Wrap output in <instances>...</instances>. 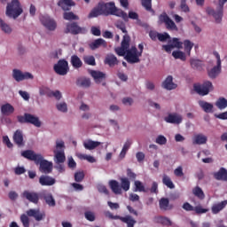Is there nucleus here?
Instances as JSON below:
<instances>
[{
    "label": "nucleus",
    "mask_w": 227,
    "mask_h": 227,
    "mask_svg": "<svg viewBox=\"0 0 227 227\" xmlns=\"http://www.w3.org/2000/svg\"><path fill=\"white\" fill-rule=\"evenodd\" d=\"M193 212H196V214H207L208 212V209L203 208L201 206H196L194 207Z\"/></svg>",
    "instance_id": "nucleus-58"
},
{
    "label": "nucleus",
    "mask_w": 227,
    "mask_h": 227,
    "mask_svg": "<svg viewBox=\"0 0 227 227\" xmlns=\"http://www.w3.org/2000/svg\"><path fill=\"white\" fill-rule=\"evenodd\" d=\"M27 214V215H26ZM26 214H22L20 217V223L23 224V227H29L30 222L29 217H34L35 221L40 222L45 219V213L40 212V209H28Z\"/></svg>",
    "instance_id": "nucleus-4"
},
{
    "label": "nucleus",
    "mask_w": 227,
    "mask_h": 227,
    "mask_svg": "<svg viewBox=\"0 0 227 227\" xmlns=\"http://www.w3.org/2000/svg\"><path fill=\"white\" fill-rule=\"evenodd\" d=\"M157 145H166V143H168V138H166V137L162 136V135H159L156 137V141Z\"/></svg>",
    "instance_id": "nucleus-55"
},
{
    "label": "nucleus",
    "mask_w": 227,
    "mask_h": 227,
    "mask_svg": "<svg viewBox=\"0 0 227 227\" xmlns=\"http://www.w3.org/2000/svg\"><path fill=\"white\" fill-rule=\"evenodd\" d=\"M170 38H171V35H169V34L166 32L163 34H160V33L158 34V40L160 42H166V40H169Z\"/></svg>",
    "instance_id": "nucleus-53"
},
{
    "label": "nucleus",
    "mask_w": 227,
    "mask_h": 227,
    "mask_svg": "<svg viewBox=\"0 0 227 227\" xmlns=\"http://www.w3.org/2000/svg\"><path fill=\"white\" fill-rule=\"evenodd\" d=\"M85 215V219H87V221H90V223H93V221H95V213L91 212V211H86L84 213Z\"/></svg>",
    "instance_id": "nucleus-54"
},
{
    "label": "nucleus",
    "mask_w": 227,
    "mask_h": 227,
    "mask_svg": "<svg viewBox=\"0 0 227 227\" xmlns=\"http://www.w3.org/2000/svg\"><path fill=\"white\" fill-rule=\"evenodd\" d=\"M225 3H227V0H218V7L216 11L210 7H207L206 10L207 15H212V17H214L216 24H221L223 21Z\"/></svg>",
    "instance_id": "nucleus-6"
},
{
    "label": "nucleus",
    "mask_w": 227,
    "mask_h": 227,
    "mask_svg": "<svg viewBox=\"0 0 227 227\" xmlns=\"http://www.w3.org/2000/svg\"><path fill=\"white\" fill-rule=\"evenodd\" d=\"M40 185L51 187L56 184V179L52 176L43 175L39 177Z\"/></svg>",
    "instance_id": "nucleus-16"
},
{
    "label": "nucleus",
    "mask_w": 227,
    "mask_h": 227,
    "mask_svg": "<svg viewBox=\"0 0 227 227\" xmlns=\"http://www.w3.org/2000/svg\"><path fill=\"white\" fill-rule=\"evenodd\" d=\"M76 86H80V88H90V86H91V81L90 78H78L76 81Z\"/></svg>",
    "instance_id": "nucleus-30"
},
{
    "label": "nucleus",
    "mask_w": 227,
    "mask_h": 227,
    "mask_svg": "<svg viewBox=\"0 0 227 227\" xmlns=\"http://www.w3.org/2000/svg\"><path fill=\"white\" fill-rule=\"evenodd\" d=\"M199 106L204 111V113H214V105L207 101L200 100Z\"/></svg>",
    "instance_id": "nucleus-26"
},
{
    "label": "nucleus",
    "mask_w": 227,
    "mask_h": 227,
    "mask_svg": "<svg viewBox=\"0 0 227 227\" xmlns=\"http://www.w3.org/2000/svg\"><path fill=\"white\" fill-rule=\"evenodd\" d=\"M44 200L49 207H56V200H54V197H52L51 193L44 195Z\"/></svg>",
    "instance_id": "nucleus-44"
},
{
    "label": "nucleus",
    "mask_w": 227,
    "mask_h": 227,
    "mask_svg": "<svg viewBox=\"0 0 227 227\" xmlns=\"http://www.w3.org/2000/svg\"><path fill=\"white\" fill-rule=\"evenodd\" d=\"M89 47L91 49V51H97V49H99V47H107V42L102 38H98L90 43Z\"/></svg>",
    "instance_id": "nucleus-20"
},
{
    "label": "nucleus",
    "mask_w": 227,
    "mask_h": 227,
    "mask_svg": "<svg viewBox=\"0 0 227 227\" xmlns=\"http://www.w3.org/2000/svg\"><path fill=\"white\" fill-rule=\"evenodd\" d=\"M178 85H176V83L173 82V76L172 75H168L165 81L162 82V88H164L165 90H176Z\"/></svg>",
    "instance_id": "nucleus-21"
},
{
    "label": "nucleus",
    "mask_w": 227,
    "mask_h": 227,
    "mask_svg": "<svg viewBox=\"0 0 227 227\" xmlns=\"http://www.w3.org/2000/svg\"><path fill=\"white\" fill-rule=\"evenodd\" d=\"M190 65L194 70H200V68H201V61L200 59H192Z\"/></svg>",
    "instance_id": "nucleus-48"
},
{
    "label": "nucleus",
    "mask_w": 227,
    "mask_h": 227,
    "mask_svg": "<svg viewBox=\"0 0 227 227\" xmlns=\"http://www.w3.org/2000/svg\"><path fill=\"white\" fill-rule=\"evenodd\" d=\"M83 61L86 65H90V67H95L97 65L94 56H85L83 57Z\"/></svg>",
    "instance_id": "nucleus-47"
},
{
    "label": "nucleus",
    "mask_w": 227,
    "mask_h": 227,
    "mask_svg": "<svg viewBox=\"0 0 227 227\" xmlns=\"http://www.w3.org/2000/svg\"><path fill=\"white\" fill-rule=\"evenodd\" d=\"M141 4L146 12H150L153 15H155V11L152 8V0H141Z\"/></svg>",
    "instance_id": "nucleus-37"
},
{
    "label": "nucleus",
    "mask_w": 227,
    "mask_h": 227,
    "mask_svg": "<svg viewBox=\"0 0 227 227\" xmlns=\"http://www.w3.org/2000/svg\"><path fill=\"white\" fill-rule=\"evenodd\" d=\"M116 12V4L114 2H99L97 7H94L90 12L89 13V19H94L95 17H98L99 15H105L106 17H109V15H113Z\"/></svg>",
    "instance_id": "nucleus-3"
},
{
    "label": "nucleus",
    "mask_w": 227,
    "mask_h": 227,
    "mask_svg": "<svg viewBox=\"0 0 227 227\" xmlns=\"http://www.w3.org/2000/svg\"><path fill=\"white\" fill-rule=\"evenodd\" d=\"M172 56L173 58H175V59H180L181 61H186L187 59V56H185V52L181 51H174L172 52Z\"/></svg>",
    "instance_id": "nucleus-38"
},
{
    "label": "nucleus",
    "mask_w": 227,
    "mask_h": 227,
    "mask_svg": "<svg viewBox=\"0 0 227 227\" xmlns=\"http://www.w3.org/2000/svg\"><path fill=\"white\" fill-rule=\"evenodd\" d=\"M136 157H137V162H143V160H145V153L138 152L137 153Z\"/></svg>",
    "instance_id": "nucleus-63"
},
{
    "label": "nucleus",
    "mask_w": 227,
    "mask_h": 227,
    "mask_svg": "<svg viewBox=\"0 0 227 227\" xmlns=\"http://www.w3.org/2000/svg\"><path fill=\"white\" fill-rule=\"evenodd\" d=\"M180 8H181V11L184 12V13H189V12H191L189 5H187V0H181Z\"/></svg>",
    "instance_id": "nucleus-51"
},
{
    "label": "nucleus",
    "mask_w": 227,
    "mask_h": 227,
    "mask_svg": "<svg viewBox=\"0 0 227 227\" xmlns=\"http://www.w3.org/2000/svg\"><path fill=\"white\" fill-rule=\"evenodd\" d=\"M84 180V172L83 171H78L74 173V181L79 184Z\"/></svg>",
    "instance_id": "nucleus-50"
},
{
    "label": "nucleus",
    "mask_w": 227,
    "mask_h": 227,
    "mask_svg": "<svg viewBox=\"0 0 227 227\" xmlns=\"http://www.w3.org/2000/svg\"><path fill=\"white\" fill-rule=\"evenodd\" d=\"M40 20L43 26H44V27H46V29L49 31H55L56 27H58L56 21L51 19L49 16H41Z\"/></svg>",
    "instance_id": "nucleus-15"
},
{
    "label": "nucleus",
    "mask_w": 227,
    "mask_h": 227,
    "mask_svg": "<svg viewBox=\"0 0 227 227\" xmlns=\"http://www.w3.org/2000/svg\"><path fill=\"white\" fill-rule=\"evenodd\" d=\"M3 143L6 145L7 148H13V144H12L8 136L3 137Z\"/></svg>",
    "instance_id": "nucleus-60"
},
{
    "label": "nucleus",
    "mask_w": 227,
    "mask_h": 227,
    "mask_svg": "<svg viewBox=\"0 0 227 227\" xmlns=\"http://www.w3.org/2000/svg\"><path fill=\"white\" fill-rule=\"evenodd\" d=\"M227 205V200H223L218 204H215L212 207V213L213 214H219L221 210H223Z\"/></svg>",
    "instance_id": "nucleus-33"
},
{
    "label": "nucleus",
    "mask_w": 227,
    "mask_h": 227,
    "mask_svg": "<svg viewBox=\"0 0 227 227\" xmlns=\"http://www.w3.org/2000/svg\"><path fill=\"white\" fill-rule=\"evenodd\" d=\"M213 176L215 180L227 182V170L224 168H221L217 172H215Z\"/></svg>",
    "instance_id": "nucleus-22"
},
{
    "label": "nucleus",
    "mask_w": 227,
    "mask_h": 227,
    "mask_svg": "<svg viewBox=\"0 0 227 227\" xmlns=\"http://www.w3.org/2000/svg\"><path fill=\"white\" fill-rule=\"evenodd\" d=\"M114 51L118 56H125L126 61L130 65H134L141 61V59H139L141 58V55H139L137 48L136 46L130 47L129 35H123L121 46L115 48Z\"/></svg>",
    "instance_id": "nucleus-1"
},
{
    "label": "nucleus",
    "mask_w": 227,
    "mask_h": 227,
    "mask_svg": "<svg viewBox=\"0 0 227 227\" xmlns=\"http://www.w3.org/2000/svg\"><path fill=\"white\" fill-rule=\"evenodd\" d=\"M53 68L58 75H67L68 74V61L60 59Z\"/></svg>",
    "instance_id": "nucleus-14"
},
{
    "label": "nucleus",
    "mask_w": 227,
    "mask_h": 227,
    "mask_svg": "<svg viewBox=\"0 0 227 227\" xmlns=\"http://www.w3.org/2000/svg\"><path fill=\"white\" fill-rule=\"evenodd\" d=\"M119 221H121L122 223H125L128 227H134V225L136 224V220H134V218H132V216L130 215H128V216H121L120 220Z\"/></svg>",
    "instance_id": "nucleus-36"
},
{
    "label": "nucleus",
    "mask_w": 227,
    "mask_h": 227,
    "mask_svg": "<svg viewBox=\"0 0 227 227\" xmlns=\"http://www.w3.org/2000/svg\"><path fill=\"white\" fill-rule=\"evenodd\" d=\"M90 75L91 77H93L97 84H100L101 81H104V79H106V74L100 71L91 70Z\"/></svg>",
    "instance_id": "nucleus-23"
},
{
    "label": "nucleus",
    "mask_w": 227,
    "mask_h": 227,
    "mask_svg": "<svg viewBox=\"0 0 227 227\" xmlns=\"http://www.w3.org/2000/svg\"><path fill=\"white\" fill-rule=\"evenodd\" d=\"M160 210H173V205L169 204V199L161 198L159 201Z\"/></svg>",
    "instance_id": "nucleus-29"
},
{
    "label": "nucleus",
    "mask_w": 227,
    "mask_h": 227,
    "mask_svg": "<svg viewBox=\"0 0 227 227\" xmlns=\"http://www.w3.org/2000/svg\"><path fill=\"white\" fill-rule=\"evenodd\" d=\"M101 143L98 141L87 140L83 143V146L86 150H95L98 146H100Z\"/></svg>",
    "instance_id": "nucleus-31"
},
{
    "label": "nucleus",
    "mask_w": 227,
    "mask_h": 227,
    "mask_svg": "<svg viewBox=\"0 0 227 227\" xmlns=\"http://www.w3.org/2000/svg\"><path fill=\"white\" fill-rule=\"evenodd\" d=\"M112 15L121 17V19H123V20H125V22H129V15L121 9H118L117 7H115L114 13H112Z\"/></svg>",
    "instance_id": "nucleus-35"
},
{
    "label": "nucleus",
    "mask_w": 227,
    "mask_h": 227,
    "mask_svg": "<svg viewBox=\"0 0 227 227\" xmlns=\"http://www.w3.org/2000/svg\"><path fill=\"white\" fill-rule=\"evenodd\" d=\"M65 33H71V35H79V33H82V28L79 27V25H77V22H72L67 25Z\"/></svg>",
    "instance_id": "nucleus-18"
},
{
    "label": "nucleus",
    "mask_w": 227,
    "mask_h": 227,
    "mask_svg": "<svg viewBox=\"0 0 227 227\" xmlns=\"http://www.w3.org/2000/svg\"><path fill=\"white\" fill-rule=\"evenodd\" d=\"M170 45H172V49H183L184 47V43L180 41V39L174 37L170 41Z\"/></svg>",
    "instance_id": "nucleus-40"
},
{
    "label": "nucleus",
    "mask_w": 227,
    "mask_h": 227,
    "mask_svg": "<svg viewBox=\"0 0 227 227\" xmlns=\"http://www.w3.org/2000/svg\"><path fill=\"white\" fill-rule=\"evenodd\" d=\"M156 223H158L159 224H163V226H171L172 224L171 220L165 216H157Z\"/></svg>",
    "instance_id": "nucleus-39"
},
{
    "label": "nucleus",
    "mask_w": 227,
    "mask_h": 227,
    "mask_svg": "<svg viewBox=\"0 0 227 227\" xmlns=\"http://www.w3.org/2000/svg\"><path fill=\"white\" fill-rule=\"evenodd\" d=\"M215 106L220 110L226 109V107H227V99L224 98H218L217 101L215 102Z\"/></svg>",
    "instance_id": "nucleus-42"
},
{
    "label": "nucleus",
    "mask_w": 227,
    "mask_h": 227,
    "mask_svg": "<svg viewBox=\"0 0 227 227\" xmlns=\"http://www.w3.org/2000/svg\"><path fill=\"white\" fill-rule=\"evenodd\" d=\"M71 65L74 68H81L82 67V60L77 55H73L71 57Z\"/></svg>",
    "instance_id": "nucleus-34"
},
{
    "label": "nucleus",
    "mask_w": 227,
    "mask_h": 227,
    "mask_svg": "<svg viewBox=\"0 0 227 227\" xmlns=\"http://www.w3.org/2000/svg\"><path fill=\"white\" fill-rule=\"evenodd\" d=\"M135 187L136 191H138L139 192H146L145 185H143V183H141V181H135Z\"/></svg>",
    "instance_id": "nucleus-52"
},
{
    "label": "nucleus",
    "mask_w": 227,
    "mask_h": 227,
    "mask_svg": "<svg viewBox=\"0 0 227 227\" xmlns=\"http://www.w3.org/2000/svg\"><path fill=\"white\" fill-rule=\"evenodd\" d=\"M182 115L175 113V114H169L167 117L164 118V121L167 123H173L176 125H180V123L183 121Z\"/></svg>",
    "instance_id": "nucleus-17"
},
{
    "label": "nucleus",
    "mask_w": 227,
    "mask_h": 227,
    "mask_svg": "<svg viewBox=\"0 0 227 227\" xmlns=\"http://www.w3.org/2000/svg\"><path fill=\"white\" fill-rule=\"evenodd\" d=\"M174 175L176 176H178L179 178H182V176H184V168H182V166L177 167L174 170Z\"/></svg>",
    "instance_id": "nucleus-59"
},
{
    "label": "nucleus",
    "mask_w": 227,
    "mask_h": 227,
    "mask_svg": "<svg viewBox=\"0 0 227 227\" xmlns=\"http://www.w3.org/2000/svg\"><path fill=\"white\" fill-rule=\"evenodd\" d=\"M65 20H79V17L74 12H64Z\"/></svg>",
    "instance_id": "nucleus-49"
},
{
    "label": "nucleus",
    "mask_w": 227,
    "mask_h": 227,
    "mask_svg": "<svg viewBox=\"0 0 227 227\" xmlns=\"http://www.w3.org/2000/svg\"><path fill=\"white\" fill-rule=\"evenodd\" d=\"M91 34L94 36H100V35H102V32L100 31V28L97 27H92L90 28Z\"/></svg>",
    "instance_id": "nucleus-61"
},
{
    "label": "nucleus",
    "mask_w": 227,
    "mask_h": 227,
    "mask_svg": "<svg viewBox=\"0 0 227 227\" xmlns=\"http://www.w3.org/2000/svg\"><path fill=\"white\" fill-rule=\"evenodd\" d=\"M121 184L116 180H110L108 185L114 194H121V191L127 192L130 189V181L127 177L120 178Z\"/></svg>",
    "instance_id": "nucleus-5"
},
{
    "label": "nucleus",
    "mask_w": 227,
    "mask_h": 227,
    "mask_svg": "<svg viewBox=\"0 0 227 227\" xmlns=\"http://www.w3.org/2000/svg\"><path fill=\"white\" fill-rule=\"evenodd\" d=\"M1 113L4 116H10V114H13L15 113V107L9 103H6L1 106Z\"/></svg>",
    "instance_id": "nucleus-25"
},
{
    "label": "nucleus",
    "mask_w": 227,
    "mask_h": 227,
    "mask_svg": "<svg viewBox=\"0 0 227 227\" xmlns=\"http://www.w3.org/2000/svg\"><path fill=\"white\" fill-rule=\"evenodd\" d=\"M193 90L200 97H206L210 91H214V84L210 81H205L203 83H195Z\"/></svg>",
    "instance_id": "nucleus-8"
},
{
    "label": "nucleus",
    "mask_w": 227,
    "mask_h": 227,
    "mask_svg": "<svg viewBox=\"0 0 227 227\" xmlns=\"http://www.w3.org/2000/svg\"><path fill=\"white\" fill-rule=\"evenodd\" d=\"M162 183L168 189H175V184H173V181H171V178L166 175L163 176Z\"/></svg>",
    "instance_id": "nucleus-43"
},
{
    "label": "nucleus",
    "mask_w": 227,
    "mask_h": 227,
    "mask_svg": "<svg viewBox=\"0 0 227 227\" xmlns=\"http://www.w3.org/2000/svg\"><path fill=\"white\" fill-rule=\"evenodd\" d=\"M12 139L18 146H24V133H22V130L17 129L13 134Z\"/></svg>",
    "instance_id": "nucleus-19"
},
{
    "label": "nucleus",
    "mask_w": 227,
    "mask_h": 227,
    "mask_svg": "<svg viewBox=\"0 0 227 227\" xmlns=\"http://www.w3.org/2000/svg\"><path fill=\"white\" fill-rule=\"evenodd\" d=\"M105 63L110 67H115V65H118L119 63L118 58L113 54L107 55L105 59Z\"/></svg>",
    "instance_id": "nucleus-32"
},
{
    "label": "nucleus",
    "mask_w": 227,
    "mask_h": 227,
    "mask_svg": "<svg viewBox=\"0 0 227 227\" xmlns=\"http://www.w3.org/2000/svg\"><path fill=\"white\" fill-rule=\"evenodd\" d=\"M158 24H165V27L168 31H178V27L176 26L175 21H173V20H171V18H169V16L166 12H162L159 16Z\"/></svg>",
    "instance_id": "nucleus-10"
},
{
    "label": "nucleus",
    "mask_w": 227,
    "mask_h": 227,
    "mask_svg": "<svg viewBox=\"0 0 227 227\" xmlns=\"http://www.w3.org/2000/svg\"><path fill=\"white\" fill-rule=\"evenodd\" d=\"M15 175H24L26 168L24 167H17L14 170Z\"/></svg>",
    "instance_id": "nucleus-64"
},
{
    "label": "nucleus",
    "mask_w": 227,
    "mask_h": 227,
    "mask_svg": "<svg viewBox=\"0 0 227 227\" xmlns=\"http://www.w3.org/2000/svg\"><path fill=\"white\" fill-rule=\"evenodd\" d=\"M12 77L17 82H20V81H27V79H35V76H33L31 73H22L20 69L12 70Z\"/></svg>",
    "instance_id": "nucleus-12"
},
{
    "label": "nucleus",
    "mask_w": 227,
    "mask_h": 227,
    "mask_svg": "<svg viewBox=\"0 0 227 227\" xmlns=\"http://www.w3.org/2000/svg\"><path fill=\"white\" fill-rule=\"evenodd\" d=\"M192 192L194 196L199 198V200H205V192H203V190L200 186H196L193 190Z\"/></svg>",
    "instance_id": "nucleus-41"
},
{
    "label": "nucleus",
    "mask_w": 227,
    "mask_h": 227,
    "mask_svg": "<svg viewBox=\"0 0 227 227\" xmlns=\"http://www.w3.org/2000/svg\"><path fill=\"white\" fill-rule=\"evenodd\" d=\"M57 109H58V111H60L61 113H67V111H68L67 103L57 104Z\"/></svg>",
    "instance_id": "nucleus-57"
},
{
    "label": "nucleus",
    "mask_w": 227,
    "mask_h": 227,
    "mask_svg": "<svg viewBox=\"0 0 227 227\" xmlns=\"http://www.w3.org/2000/svg\"><path fill=\"white\" fill-rule=\"evenodd\" d=\"M184 51L188 56H191V51H192V47H194V43H192L190 40H184Z\"/></svg>",
    "instance_id": "nucleus-45"
},
{
    "label": "nucleus",
    "mask_w": 227,
    "mask_h": 227,
    "mask_svg": "<svg viewBox=\"0 0 227 227\" xmlns=\"http://www.w3.org/2000/svg\"><path fill=\"white\" fill-rule=\"evenodd\" d=\"M105 215L106 217H108V219H114V220H120L121 216L120 215H114L113 213H111L110 211H106L105 212Z\"/></svg>",
    "instance_id": "nucleus-62"
},
{
    "label": "nucleus",
    "mask_w": 227,
    "mask_h": 227,
    "mask_svg": "<svg viewBox=\"0 0 227 227\" xmlns=\"http://www.w3.org/2000/svg\"><path fill=\"white\" fill-rule=\"evenodd\" d=\"M214 56L216 58V66L207 72L210 79H215L221 74V55H219V52L214 51Z\"/></svg>",
    "instance_id": "nucleus-11"
},
{
    "label": "nucleus",
    "mask_w": 227,
    "mask_h": 227,
    "mask_svg": "<svg viewBox=\"0 0 227 227\" xmlns=\"http://www.w3.org/2000/svg\"><path fill=\"white\" fill-rule=\"evenodd\" d=\"M21 198H24L30 203H34V205H38L40 201V193L26 190L22 192Z\"/></svg>",
    "instance_id": "nucleus-13"
},
{
    "label": "nucleus",
    "mask_w": 227,
    "mask_h": 227,
    "mask_svg": "<svg viewBox=\"0 0 227 227\" xmlns=\"http://www.w3.org/2000/svg\"><path fill=\"white\" fill-rule=\"evenodd\" d=\"M182 208L186 212H194V207L189 202H184Z\"/></svg>",
    "instance_id": "nucleus-56"
},
{
    "label": "nucleus",
    "mask_w": 227,
    "mask_h": 227,
    "mask_svg": "<svg viewBox=\"0 0 227 227\" xmlns=\"http://www.w3.org/2000/svg\"><path fill=\"white\" fill-rule=\"evenodd\" d=\"M58 4L64 10V12H68L70 11L71 6H75V3L72 0H60Z\"/></svg>",
    "instance_id": "nucleus-27"
},
{
    "label": "nucleus",
    "mask_w": 227,
    "mask_h": 227,
    "mask_svg": "<svg viewBox=\"0 0 227 227\" xmlns=\"http://www.w3.org/2000/svg\"><path fill=\"white\" fill-rule=\"evenodd\" d=\"M208 138L203 134H197L192 137V145H207Z\"/></svg>",
    "instance_id": "nucleus-24"
},
{
    "label": "nucleus",
    "mask_w": 227,
    "mask_h": 227,
    "mask_svg": "<svg viewBox=\"0 0 227 227\" xmlns=\"http://www.w3.org/2000/svg\"><path fill=\"white\" fill-rule=\"evenodd\" d=\"M54 153L56 164H63V162L67 160V156H65V150L54 151Z\"/></svg>",
    "instance_id": "nucleus-28"
},
{
    "label": "nucleus",
    "mask_w": 227,
    "mask_h": 227,
    "mask_svg": "<svg viewBox=\"0 0 227 227\" xmlns=\"http://www.w3.org/2000/svg\"><path fill=\"white\" fill-rule=\"evenodd\" d=\"M22 12L23 10L19 0H12V2L7 4L6 15L11 19H17V17L21 15Z\"/></svg>",
    "instance_id": "nucleus-7"
},
{
    "label": "nucleus",
    "mask_w": 227,
    "mask_h": 227,
    "mask_svg": "<svg viewBox=\"0 0 227 227\" xmlns=\"http://www.w3.org/2000/svg\"><path fill=\"white\" fill-rule=\"evenodd\" d=\"M21 155L28 160H33L35 164H36V166H38L39 164V171L41 173H44V175H49L52 173V162L43 159V155L40 153L36 154L33 150L23 151L21 153Z\"/></svg>",
    "instance_id": "nucleus-2"
},
{
    "label": "nucleus",
    "mask_w": 227,
    "mask_h": 227,
    "mask_svg": "<svg viewBox=\"0 0 227 227\" xmlns=\"http://www.w3.org/2000/svg\"><path fill=\"white\" fill-rule=\"evenodd\" d=\"M0 27L4 33H7L8 35L12 33V27L10 25L6 24L1 18H0Z\"/></svg>",
    "instance_id": "nucleus-46"
},
{
    "label": "nucleus",
    "mask_w": 227,
    "mask_h": 227,
    "mask_svg": "<svg viewBox=\"0 0 227 227\" xmlns=\"http://www.w3.org/2000/svg\"><path fill=\"white\" fill-rule=\"evenodd\" d=\"M17 120L19 123H30L38 129L42 127V121L37 116H35L31 114H24V115H18Z\"/></svg>",
    "instance_id": "nucleus-9"
}]
</instances>
